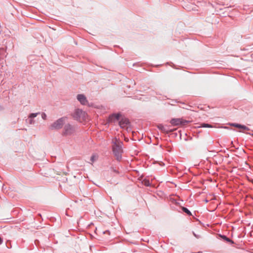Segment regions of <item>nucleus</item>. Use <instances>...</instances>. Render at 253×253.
<instances>
[{"label": "nucleus", "instance_id": "obj_9", "mask_svg": "<svg viewBox=\"0 0 253 253\" xmlns=\"http://www.w3.org/2000/svg\"><path fill=\"white\" fill-rule=\"evenodd\" d=\"M39 113H32L29 115V118L26 120V122L30 124L34 123L33 118L36 117Z\"/></svg>", "mask_w": 253, "mask_h": 253}, {"label": "nucleus", "instance_id": "obj_2", "mask_svg": "<svg viewBox=\"0 0 253 253\" xmlns=\"http://www.w3.org/2000/svg\"><path fill=\"white\" fill-rule=\"evenodd\" d=\"M118 121H119V124L121 128L126 127L129 123L128 119L125 117H122L120 113H113L109 117L108 122L109 123Z\"/></svg>", "mask_w": 253, "mask_h": 253}, {"label": "nucleus", "instance_id": "obj_15", "mask_svg": "<svg viewBox=\"0 0 253 253\" xmlns=\"http://www.w3.org/2000/svg\"><path fill=\"white\" fill-rule=\"evenodd\" d=\"M201 126L203 127H212V126L211 125L206 123L202 124Z\"/></svg>", "mask_w": 253, "mask_h": 253}, {"label": "nucleus", "instance_id": "obj_4", "mask_svg": "<svg viewBox=\"0 0 253 253\" xmlns=\"http://www.w3.org/2000/svg\"><path fill=\"white\" fill-rule=\"evenodd\" d=\"M76 128V126L70 124L67 120V123L64 126L62 134L63 135H71L75 132Z\"/></svg>", "mask_w": 253, "mask_h": 253}, {"label": "nucleus", "instance_id": "obj_23", "mask_svg": "<svg viewBox=\"0 0 253 253\" xmlns=\"http://www.w3.org/2000/svg\"><path fill=\"white\" fill-rule=\"evenodd\" d=\"M205 201H206V203L208 202V200H206Z\"/></svg>", "mask_w": 253, "mask_h": 253}, {"label": "nucleus", "instance_id": "obj_20", "mask_svg": "<svg viewBox=\"0 0 253 253\" xmlns=\"http://www.w3.org/2000/svg\"><path fill=\"white\" fill-rule=\"evenodd\" d=\"M90 160L92 162L94 161V156H92L90 159Z\"/></svg>", "mask_w": 253, "mask_h": 253}, {"label": "nucleus", "instance_id": "obj_3", "mask_svg": "<svg viewBox=\"0 0 253 253\" xmlns=\"http://www.w3.org/2000/svg\"><path fill=\"white\" fill-rule=\"evenodd\" d=\"M67 117H63L57 119L49 126V129L58 130L62 128L65 124L67 123Z\"/></svg>", "mask_w": 253, "mask_h": 253}, {"label": "nucleus", "instance_id": "obj_16", "mask_svg": "<svg viewBox=\"0 0 253 253\" xmlns=\"http://www.w3.org/2000/svg\"><path fill=\"white\" fill-rule=\"evenodd\" d=\"M193 235L197 239L200 238L201 237L200 235L196 234L194 232H192Z\"/></svg>", "mask_w": 253, "mask_h": 253}, {"label": "nucleus", "instance_id": "obj_17", "mask_svg": "<svg viewBox=\"0 0 253 253\" xmlns=\"http://www.w3.org/2000/svg\"><path fill=\"white\" fill-rule=\"evenodd\" d=\"M112 170L115 173L118 174L119 173V172L118 171V170H117L116 169H114V168H112Z\"/></svg>", "mask_w": 253, "mask_h": 253}, {"label": "nucleus", "instance_id": "obj_5", "mask_svg": "<svg viewBox=\"0 0 253 253\" xmlns=\"http://www.w3.org/2000/svg\"><path fill=\"white\" fill-rule=\"evenodd\" d=\"M191 121L183 120L182 118H172L169 121L172 126H184L189 123Z\"/></svg>", "mask_w": 253, "mask_h": 253}, {"label": "nucleus", "instance_id": "obj_19", "mask_svg": "<svg viewBox=\"0 0 253 253\" xmlns=\"http://www.w3.org/2000/svg\"><path fill=\"white\" fill-rule=\"evenodd\" d=\"M228 242L231 243V244H233L234 243V241L230 239H229V241H228Z\"/></svg>", "mask_w": 253, "mask_h": 253}, {"label": "nucleus", "instance_id": "obj_18", "mask_svg": "<svg viewBox=\"0 0 253 253\" xmlns=\"http://www.w3.org/2000/svg\"><path fill=\"white\" fill-rule=\"evenodd\" d=\"M42 117L43 119L45 120L46 119V115L45 113H42Z\"/></svg>", "mask_w": 253, "mask_h": 253}, {"label": "nucleus", "instance_id": "obj_12", "mask_svg": "<svg viewBox=\"0 0 253 253\" xmlns=\"http://www.w3.org/2000/svg\"><path fill=\"white\" fill-rule=\"evenodd\" d=\"M198 108L200 110L203 111H207L211 109L209 106H207L206 105H201L200 106L198 107Z\"/></svg>", "mask_w": 253, "mask_h": 253}, {"label": "nucleus", "instance_id": "obj_21", "mask_svg": "<svg viewBox=\"0 0 253 253\" xmlns=\"http://www.w3.org/2000/svg\"><path fill=\"white\" fill-rule=\"evenodd\" d=\"M109 233L110 234V232L109 230H106V231L104 232V233L105 234V233Z\"/></svg>", "mask_w": 253, "mask_h": 253}, {"label": "nucleus", "instance_id": "obj_7", "mask_svg": "<svg viewBox=\"0 0 253 253\" xmlns=\"http://www.w3.org/2000/svg\"><path fill=\"white\" fill-rule=\"evenodd\" d=\"M157 128L161 130L163 132L165 133H169V132H172L175 129H171L168 128V127L165 126L162 124H159L157 125Z\"/></svg>", "mask_w": 253, "mask_h": 253}, {"label": "nucleus", "instance_id": "obj_8", "mask_svg": "<svg viewBox=\"0 0 253 253\" xmlns=\"http://www.w3.org/2000/svg\"><path fill=\"white\" fill-rule=\"evenodd\" d=\"M77 99L83 105L86 104L87 102L86 98L84 95L79 94L77 96Z\"/></svg>", "mask_w": 253, "mask_h": 253}, {"label": "nucleus", "instance_id": "obj_1", "mask_svg": "<svg viewBox=\"0 0 253 253\" xmlns=\"http://www.w3.org/2000/svg\"><path fill=\"white\" fill-rule=\"evenodd\" d=\"M112 143L113 144L112 147L113 155L116 160L120 162L122 158V154L123 153L122 146L123 143L116 137L112 139Z\"/></svg>", "mask_w": 253, "mask_h": 253}, {"label": "nucleus", "instance_id": "obj_6", "mask_svg": "<svg viewBox=\"0 0 253 253\" xmlns=\"http://www.w3.org/2000/svg\"><path fill=\"white\" fill-rule=\"evenodd\" d=\"M72 116L75 120L82 122L86 120L87 114L86 112H74Z\"/></svg>", "mask_w": 253, "mask_h": 253}, {"label": "nucleus", "instance_id": "obj_24", "mask_svg": "<svg viewBox=\"0 0 253 253\" xmlns=\"http://www.w3.org/2000/svg\"><path fill=\"white\" fill-rule=\"evenodd\" d=\"M252 135L253 136V134H252Z\"/></svg>", "mask_w": 253, "mask_h": 253}, {"label": "nucleus", "instance_id": "obj_14", "mask_svg": "<svg viewBox=\"0 0 253 253\" xmlns=\"http://www.w3.org/2000/svg\"><path fill=\"white\" fill-rule=\"evenodd\" d=\"M220 237L223 239L224 240V241H226L227 242H228V241H229V238H228L225 235H220Z\"/></svg>", "mask_w": 253, "mask_h": 253}, {"label": "nucleus", "instance_id": "obj_22", "mask_svg": "<svg viewBox=\"0 0 253 253\" xmlns=\"http://www.w3.org/2000/svg\"><path fill=\"white\" fill-rule=\"evenodd\" d=\"M2 239L0 237V245H1L2 243Z\"/></svg>", "mask_w": 253, "mask_h": 253}, {"label": "nucleus", "instance_id": "obj_10", "mask_svg": "<svg viewBox=\"0 0 253 253\" xmlns=\"http://www.w3.org/2000/svg\"><path fill=\"white\" fill-rule=\"evenodd\" d=\"M230 125L234 127H238L239 128H242V129H243L246 130H249L250 129V128L246 126L242 125L239 124L232 123V124H230Z\"/></svg>", "mask_w": 253, "mask_h": 253}, {"label": "nucleus", "instance_id": "obj_13", "mask_svg": "<svg viewBox=\"0 0 253 253\" xmlns=\"http://www.w3.org/2000/svg\"><path fill=\"white\" fill-rule=\"evenodd\" d=\"M182 210L183 212L187 213L188 215H191L192 213L191 211L186 207H182Z\"/></svg>", "mask_w": 253, "mask_h": 253}, {"label": "nucleus", "instance_id": "obj_11", "mask_svg": "<svg viewBox=\"0 0 253 253\" xmlns=\"http://www.w3.org/2000/svg\"><path fill=\"white\" fill-rule=\"evenodd\" d=\"M142 183L146 186H151V183H150L149 180L147 178H144L142 181Z\"/></svg>", "mask_w": 253, "mask_h": 253}]
</instances>
